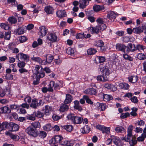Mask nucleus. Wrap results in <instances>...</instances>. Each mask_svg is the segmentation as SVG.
I'll return each instance as SVG.
<instances>
[{"label": "nucleus", "instance_id": "obj_34", "mask_svg": "<svg viewBox=\"0 0 146 146\" xmlns=\"http://www.w3.org/2000/svg\"><path fill=\"white\" fill-rule=\"evenodd\" d=\"M97 52L96 50L94 48H90L87 50L88 54V55H92L94 54Z\"/></svg>", "mask_w": 146, "mask_h": 146}, {"label": "nucleus", "instance_id": "obj_10", "mask_svg": "<svg viewBox=\"0 0 146 146\" xmlns=\"http://www.w3.org/2000/svg\"><path fill=\"white\" fill-rule=\"evenodd\" d=\"M9 129L11 131H16L19 130V126L16 124L11 122L9 124Z\"/></svg>", "mask_w": 146, "mask_h": 146}, {"label": "nucleus", "instance_id": "obj_20", "mask_svg": "<svg viewBox=\"0 0 146 146\" xmlns=\"http://www.w3.org/2000/svg\"><path fill=\"white\" fill-rule=\"evenodd\" d=\"M44 10L47 14H52L53 12L54 9L51 6H48L45 7Z\"/></svg>", "mask_w": 146, "mask_h": 146}, {"label": "nucleus", "instance_id": "obj_35", "mask_svg": "<svg viewBox=\"0 0 146 146\" xmlns=\"http://www.w3.org/2000/svg\"><path fill=\"white\" fill-rule=\"evenodd\" d=\"M54 82L53 81H51L50 82V84L48 85V88L49 92H52L53 89L52 88L54 87Z\"/></svg>", "mask_w": 146, "mask_h": 146}, {"label": "nucleus", "instance_id": "obj_60", "mask_svg": "<svg viewBox=\"0 0 146 146\" xmlns=\"http://www.w3.org/2000/svg\"><path fill=\"white\" fill-rule=\"evenodd\" d=\"M10 107L12 110H16L17 108H20V106L15 104L11 105L10 106Z\"/></svg>", "mask_w": 146, "mask_h": 146}, {"label": "nucleus", "instance_id": "obj_61", "mask_svg": "<svg viewBox=\"0 0 146 146\" xmlns=\"http://www.w3.org/2000/svg\"><path fill=\"white\" fill-rule=\"evenodd\" d=\"M123 56L124 58L125 59L128 60L130 61H132L133 60V58L127 54H123Z\"/></svg>", "mask_w": 146, "mask_h": 146}, {"label": "nucleus", "instance_id": "obj_14", "mask_svg": "<svg viewBox=\"0 0 146 146\" xmlns=\"http://www.w3.org/2000/svg\"><path fill=\"white\" fill-rule=\"evenodd\" d=\"M117 15L113 11H110L109 12L107 15V17L111 21H113L116 17Z\"/></svg>", "mask_w": 146, "mask_h": 146}, {"label": "nucleus", "instance_id": "obj_2", "mask_svg": "<svg viewBox=\"0 0 146 146\" xmlns=\"http://www.w3.org/2000/svg\"><path fill=\"white\" fill-rule=\"evenodd\" d=\"M63 139V137L59 135H56L54 138H52L49 141V143L51 145L59 143L60 144L63 145H65L68 143V141H62Z\"/></svg>", "mask_w": 146, "mask_h": 146}, {"label": "nucleus", "instance_id": "obj_57", "mask_svg": "<svg viewBox=\"0 0 146 146\" xmlns=\"http://www.w3.org/2000/svg\"><path fill=\"white\" fill-rule=\"evenodd\" d=\"M66 52L68 54H72L74 53V49L71 48H68Z\"/></svg>", "mask_w": 146, "mask_h": 146}, {"label": "nucleus", "instance_id": "obj_45", "mask_svg": "<svg viewBox=\"0 0 146 146\" xmlns=\"http://www.w3.org/2000/svg\"><path fill=\"white\" fill-rule=\"evenodd\" d=\"M137 58L140 60H143L146 58V56L143 54L139 53L137 55Z\"/></svg>", "mask_w": 146, "mask_h": 146}, {"label": "nucleus", "instance_id": "obj_12", "mask_svg": "<svg viewBox=\"0 0 146 146\" xmlns=\"http://www.w3.org/2000/svg\"><path fill=\"white\" fill-rule=\"evenodd\" d=\"M31 59L32 60L37 62L40 64H41L42 65H45L46 62H43L44 60H42L39 57H35L34 56H33V57L31 58Z\"/></svg>", "mask_w": 146, "mask_h": 146}, {"label": "nucleus", "instance_id": "obj_19", "mask_svg": "<svg viewBox=\"0 0 146 146\" xmlns=\"http://www.w3.org/2000/svg\"><path fill=\"white\" fill-rule=\"evenodd\" d=\"M72 100V97L69 94H66V98L64 101V103L67 104L70 103Z\"/></svg>", "mask_w": 146, "mask_h": 146}, {"label": "nucleus", "instance_id": "obj_43", "mask_svg": "<svg viewBox=\"0 0 146 146\" xmlns=\"http://www.w3.org/2000/svg\"><path fill=\"white\" fill-rule=\"evenodd\" d=\"M43 128L44 130L47 131H50L52 129V127L49 124H47L44 126Z\"/></svg>", "mask_w": 146, "mask_h": 146}, {"label": "nucleus", "instance_id": "obj_11", "mask_svg": "<svg viewBox=\"0 0 146 146\" xmlns=\"http://www.w3.org/2000/svg\"><path fill=\"white\" fill-rule=\"evenodd\" d=\"M85 94L90 95H96L97 93L96 90L93 88H88L84 91Z\"/></svg>", "mask_w": 146, "mask_h": 146}, {"label": "nucleus", "instance_id": "obj_21", "mask_svg": "<svg viewBox=\"0 0 146 146\" xmlns=\"http://www.w3.org/2000/svg\"><path fill=\"white\" fill-rule=\"evenodd\" d=\"M1 113H10L11 112V110L7 107L4 106L0 109Z\"/></svg>", "mask_w": 146, "mask_h": 146}, {"label": "nucleus", "instance_id": "obj_31", "mask_svg": "<svg viewBox=\"0 0 146 146\" xmlns=\"http://www.w3.org/2000/svg\"><path fill=\"white\" fill-rule=\"evenodd\" d=\"M74 107L75 108L80 111L82 110V108L79 106V103L78 101L76 100L74 101Z\"/></svg>", "mask_w": 146, "mask_h": 146}, {"label": "nucleus", "instance_id": "obj_59", "mask_svg": "<svg viewBox=\"0 0 146 146\" xmlns=\"http://www.w3.org/2000/svg\"><path fill=\"white\" fill-rule=\"evenodd\" d=\"M26 64V63L24 62H18L17 63V65L18 66L21 68H24Z\"/></svg>", "mask_w": 146, "mask_h": 146}, {"label": "nucleus", "instance_id": "obj_1", "mask_svg": "<svg viewBox=\"0 0 146 146\" xmlns=\"http://www.w3.org/2000/svg\"><path fill=\"white\" fill-rule=\"evenodd\" d=\"M133 129V126L131 125H130L128 128L127 137L124 138V139L125 141L129 142L130 146H134L137 143V141L135 138L134 137H132L131 140H130V138L132 135V131Z\"/></svg>", "mask_w": 146, "mask_h": 146}, {"label": "nucleus", "instance_id": "obj_24", "mask_svg": "<svg viewBox=\"0 0 146 146\" xmlns=\"http://www.w3.org/2000/svg\"><path fill=\"white\" fill-rule=\"evenodd\" d=\"M81 132L83 134H86L88 133L90 131V128L87 125L85 126L80 130Z\"/></svg>", "mask_w": 146, "mask_h": 146}, {"label": "nucleus", "instance_id": "obj_63", "mask_svg": "<svg viewBox=\"0 0 146 146\" xmlns=\"http://www.w3.org/2000/svg\"><path fill=\"white\" fill-rule=\"evenodd\" d=\"M129 113L128 112L125 113H122L121 114L120 117L121 118H125L129 116Z\"/></svg>", "mask_w": 146, "mask_h": 146}, {"label": "nucleus", "instance_id": "obj_36", "mask_svg": "<svg viewBox=\"0 0 146 146\" xmlns=\"http://www.w3.org/2000/svg\"><path fill=\"white\" fill-rule=\"evenodd\" d=\"M63 128L69 132L71 131L73 129L72 126L70 125L64 126Z\"/></svg>", "mask_w": 146, "mask_h": 146}, {"label": "nucleus", "instance_id": "obj_22", "mask_svg": "<svg viewBox=\"0 0 146 146\" xmlns=\"http://www.w3.org/2000/svg\"><path fill=\"white\" fill-rule=\"evenodd\" d=\"M133 31L134 33L137 34H139L143 32V29L141 26L133 28Z\"/></svg>", "mask_w": 146, "mask_h": 146}, {"label": "nucleus", "instance_id": "obj_18", "mask_svg": "<svg viewBox=\"0 0 146 146\" xmlns=\"http://www.w3.org/2000/svg\"><path fill=\"white\" fill-rule=\"evenodd\" d=\"M52 111V108L48 105H46L45 106L44 114L47 115H49Z\"/></svg>", "mask_w": 146, "mask_h": 146}, {"label": "nucleus", "instance_id": "obj_48", "mask_svg": "<svg viewBox=\"0 0 146 146\" xmlns=\"http://www.w3.org/2000/svg\"><path fill=\"white\" fill-rule=\"evenodd\" d=\"M100 31H103L105 30L106 28V26L105 24L102 23L98 25Z\"/></svg>", "mask_w": 146, "mask_h": 146}, {"label": "nucleus", "instance_id": "obj_27", "mask_svg": "<svg viewBox=\"0 0 146 146\" xmlns=\"http://www.w3.org/2000/svg\"><path fill=\"white\" fill-rule=\"evenodd\" d=\"M82 121V118L80 117L75 116L72 122L74 124H79L81 123Z\"/></svg>", "mask_w": 146, "mask_h": 146}, {"label": "nucleus", "instance_id": "obj_4", "mask_svg": "<svg viewBox=\"0 0 146 146\" xmlns=\"http://www.w3.org/2000/svg\"><path fill=\"white\" fill-rule=\"evenodd\" d=\"M99 69L100 71L102 73V75L108 80L110 73L108 67L105 66L101 65L100 66Z\"/></svg>", "mask_w": 146, "mask_h": 146}, {"label": "nucleus", "instance_id": "obj_51", "mask_svg": "<svg viewBox=\"0 0 146 146\" xmlns=\"http://www.w3.org/2000/svg\"><path fill=\"white\" fill-rule=\"evenodd\" d=\"M145 124V122L143 120H138L137 122L135 123V125L141 126H143Z\"/></svg>", "mask_w": 146, "mask_h": 146}, {"label": "nucleus", "instance_id": "obj_7", "mask_svg": "<svg viewBox=\"0 0 146 146\" xmlns=\"http://www.w3.org/2000/svg\"><path fill=\"white\" fill-rule=\"evenodd\" d=\"M47 39L50 41L56 42L57 39V37L55 33H48L46 35Z\"/></svg>", "mask_w": 146, "mask_h": 146}, {"label": "nucleus", "instance_id": "obj_58", "mask_svg": "<svg viewBox=\"0 0 146 146\" xmlns=\"http://www.w3.org/2000/svg\"><path fill=\"white\" fill-rule=\"evenodd\" d=\"M131 100L132 102L135 104H137L138 102L137 98L136 96H133L132 97H131Z\"/></svg>", "mask_w": 146, "mask_h": 146}, {"label": "nucleus", "instance_id": "obj_64", "mask_svg": "<svg viewBox=\"0 0 146 146\" xmlns=\"http://www.w3.org/2000/svg\"><path fill=\"white\" fill-rule=\"evenodd\" d=\"M34 115H33H33L27 116V119L29 120L34 121L35 119V117Z\"/></svg>", "mask_w": 146, "mask_h": 146}, {"label": "nucleus", "instance_id": "obj_8", "mask_svg": "<svg viewBox=\"0 0 146 146\" xmlns=\"http://www.w3.org/2000/svg\"><path fill=\"white\" fill-rule=\"evenodd\" d=\"M19 57L21 59L25 61H28L29 59V56L28 55L25 54L22 52L16 55L17 58L19 59Z\"/></svg>", "mask_w": 146, "mask_h": 146}, {"label": "nucleus", "instance_id": "obj_26", "mask_svg": "<svg viewBox=\"0 0 146 146\" xmlns=\"http://www.w3.org/2000/svg\"><path fill=\"white\" fill-rule=\"evenodd\" d=\"M97 58L98 60V63H101L104 62L105 60V58L104 56H97L95 60H94V62L98 64V62L96 61V59Z\"/></svg>", "mask_w": 146, "mask_h": 146}, {"label": "nucleus", "instance_id": "obj_41", "mask_svg": "<svg viewBox=\"0 0 146 146\" xmlns=\"http://www.w3.org/2000/svg\"><path fill=\"white\" fill-rule=\"evenodd\" d=\"M31 126L34 128L36 129L37 128H40V123L38 122H35L34 123H31Z\"/></svg>", "mask_w": 146, "mask_h": 146}, {"label": "nucleus", "instance_id": "obj_32", "mask_svg": "<svg viewBox=\"0 0 146 146\" xmlns=\"http://www.w3.org/2000/svg\"><path fill=\"white\" fill-rule=\"evenodd\" d=\"M8 125V123L6 122H3L1 124H0V131L5 129L7 127Z\"/></svg>", "mask_w": 146, "mask_h": 146}, {"label": "nucleus", "instance_id": "obj_23", "mask_svg": "<svg viewBox=\"0 0 146 146\" xmlns=\"http://www.w3.org/2000/svg\"><path fill=\"white\" fill-rule=\"evenodd\" d=\"M93 8L95 11L97 12L104 9V7L103 5H96L93 6Z\"/></svg>", "mask_w": 146, "mask_h": 146}, {"label": "nucleus", "instance_id": "obj_62", "mask_svg": "<svg viewBox=\"0 0 146 146\" xmlns=\"http://www.w3.org/2000/svg\"><path fill=\"white\" fill-rule=\"evenodd\" d=\"M16 44L15 43L13 42H12L10 43L8 45V47L9 49L11 50L13 49V48L15 46Z\"/></svg>", "mask_w": 146, "mask_h": 146}, {"label": "nucleus", "instance_id": "obj_47", "mask_svg": "<svg viewBox=\"0 0 146 146\" xmlns=\"http://www.w3.org/2000/svg\"><path fill=\"white\" fill-rule=\"evenodd\" d=\"M0 26L1 28L5 30H8L9 28V26L7 24L1 23Z\"/></svg>", "mask_w": 146, "mask_h": 146}, {"label": "nucleus", "instance_id": "obj_38", "mask_svg": "<svg viewBox=\"0 0 146 146\" xmlns=\"http://www.w3.org/2000/svg\"><path fill=\"white\" fill-rule=\"evenodd\" d=\"M47 56H46V60L44 62H46L45 64L47 63H51L52 60L54 59V57L53 56L50 55L48 57V58H47Z\"/></svg>", "mask_w": 146, "mask_h": 146}, {"label": "nucleus", "instance_id": "obj_28", "mask_svg": "<svg viewBox=\"0 0 146 146\" xmlns=\"http://www.w3.org/2000/svg\"><path fill=\"white\" fill-rule=\"evenodd\" d=\"M129 81L131 83H135L138 80L137 76H129L128 78Z\"/></svg>", "mask_w": 146, "mask_h": 146}, {"label": "nucleus", "instance_id": "obj_56", "mask_svg": "<svg viewBox=\"0 0 146 146\" xmlns=\"http://www.w3.org/2000/svg\"><path fill=\"white\" fill-rule=\"evenodd\" d=\"M35 78L36 80H35V79L34 80L33 84L34 85H36L38 84L39 83V80L40 78L38 76H35Z\"/></svg>", "mask_w": 146, "mask_h": 146}, {"label": "nucleus", "instance_id": "obj_44", "mask_svg": "<svg viewBox=\"0 0 146 146\" xmlns=\"http://www.w3.org/2000/svg\"><path fill=\"white\" fill-rule=\"evenodd\" d=\"M104 100L105 101H109L112 99V97L110 95L105 94L103 96Z\"/></svg>", "mask_w": 146, "mask_h": 146}, {"label": "nucleus", "instance_id": "obj_3", "mask_svg": "<svg viewBox=\"0 0 146 146\" xmlns=\"http://www.w3.org/2000/svg\"><path fill=\"white\" fill-rule=\"evenodd\" d=\"M26 132L29 135L34 137H36L38 135V130L31 126L28 127L25 130Z\"/></svg>", "mask_w": 146, "mask_h": 146}, {"label": "nucleus", "instance_id": "obj_9", "mask_svg": "<svg viewBox=\"0 0 146 146\" xmlns=\"http://www.w3.org/2000/svg\"><path fill=\"white\" fill-rule=\"evenodd\" d=\"M40 31L39 35L40 37H42L45 36L47 32V29L44 26H42L40 27Z\"/></svg>", "mask_w": 146, "mask_h": 146}, {"label": "nucleus", "instance_id": "obj_25", "mask_svg": "<svg viewBox=\"0 0 146 146\" xmlns=\"http://www.w3.org/2000/svg\"><path fill=\"white\" fill-rule=\"evenodd\" d=\"M80 7L83 9L88 4L86 0H80L79 1Z\"/></svg>", "mask_w": 146, "mask_h": 146}, {"label": "nucleus", "instance_id": "obj_50", "mask_svg": "<svg viewBox=\"0 0 146 146\" xmlns=\"http://www.w3.org/2000/svg\"><path fill=\"white\" fill-rule=\"evenodd\" d=\"M46 133L43 131H40L39 136L41 138H45L46 136Z\"/></svg>", "mask_w": 146, "mask_h": 146}, {"label": "nucleus", "instance_id": "obj_37", "mask_svg": "<svg viewBox=\"0 0 146 146\" xmlns=\"http://www.w3.org/2000/svg\"><path fill=\"white\" fill-rule=\"evenodd\" d=\"M119 86L121 87L122 89H127L129 88V86L127 84L125 83H120L119 84Z\"/></svg>", "mask_w": 146, "mask_h": 146}, {"label": "nucleus", "instance_id": "obj_16", "mask_svg": "<svg viewBox=\"0 0 146 146\" xmlns=\"http://www.w3.org/2000/svg\"><path fill=\"white\" fill-rule=\"evenodd\" d=\"M126 48L127 52H129L130 51L133 52L136 50L135 45L131 43L129 44L128 46H126Z\"/></svg>", "mask_w": 146, "mask_h": 146}, {"label": "nucleus", "instance_id": "obj_13", "mask_svg": "<svg viewBox=\"0 0 146 146\" xmlns=\"http://www.w3.org/2000/svg\"><path fill=\"white\" fill-rule=\"evenodd\" d=\"M10 35L9 32H5L4 36V33L0 32V38H4L5 39L9 40L10 39Z\"/></svg>", "mask_w": 146, "mask_h": 146}, {"label": "nucleus", "instance_id": "obj_39", "mask_svg": "<svg viewBox=\"0 0 146 146\" xmlns=\"http://www.w3.org/2000/svg\"><path fill=\"white\" fill-rule=\"evenodd\" d=\"M8 20L11 24H15L17 22V19L14 17H9Z\"/></svg>", "mask_w": 146, "mask_h": 146}, {"label": "nucleus", "instance_id": "obj_42", "mask_svg": "<svg viewBox=\"0 0 146 146\" xmlns=\"http://www.w3.org/2000/svg\"><path fill=\"white\" fill-rule=\"evenodd\" d=\"M115 131L117 133H120L122 131H124L125 132V130L124 128L122 126H118L116 127L115 129Z\"/></svg>", "mask_w": 146, "mask_h": 146}, {"label": "nucleus", "instance_id": "obj_53", "mask_svg": "<svg viewBox=\"0 0 146 146\" xmlns=\"http://www.w3.org/2000/svg\"><path fill=\"white\" fill-rule=\"evenodd\" d=\"M75 116L74 114L70 113L67 116V117L68 120H70L73 122Z\"/></svg>", "mask_w": 146, "mask_h": 146}, {"label": "nucleus", "instance_id": "obj_6", "mask_svg": "<svg viewBox=\"0 0 146 146\" xmlns=\"http://www.w3.org/2000/svg\"><path fill=\"white\" fill-rule=\"evenodd\" d=\"M42 68L40 69V66L38 65H36L35 67V74L36 76H38L39 78L43 77L45 76L44 72L42 71Z\"/></svg>", "mask_w": 146, "mask_h": 146}, {"label": "nucleus", "instance_id": "obj_55", "mask_svg": "<svg viewBox=\"0 0 146 146\" xmlns=\"http://www.w3.org/2000/svg\"><path fill=\"white\" fill-rule=\"evenodd\" d=\"M96 44L97 46L101 47L102 49V47L104 44V43L102 40H99L97 41Z\"/></svg>", "mask_w": 146, "mask_h": 146}, {"label": "nucleus", "instance_id": "obj_52", "mask_svg": "<svg viewBox=\"0 0 146 146\" xmlns=\"http://www.w3.org/2000/svg\"><path fill=\"white\" fill-rule=\"evenodd\" d=\"M104 129H103V130L102 131V132L103 133H105L107 134H108L110 133V127H105L104 126Z\"/></svg>", "mask_w": 146, "mask_h": 146}, {"label": "nucleus", "instance_id": "obj_29", "mask_svg": "<svg viewBox=\"0 0 146 146\" xmlns=\"http://www.w3.org/2000/svg\"><path fill=\"white\" fill-rule=\"evenodd\" d=\"M96 79L98 81L105 82L108 80L103 76L99 75L96 77Z\"/></svg>", "mask_w": 146, "mask_h": 146}, {"label": "nucleus", "instance_id": "obj_46", "mask_svg": "<svg viewBox=\"0 0 146 146\" xmlns=\"http://www.w3.org/2000/svg\"><path fill=\"white\" fill-rule=\"evenodd\" d=\"M24 33V29L22 27H20L17 30L16 34L20 35Z\"/></svg>", "mask_w": 146, "mask_h": 146}, {"label": "nucleus", "instance_id": "obj_30", "mask_svg": "<svg viewBox=\"0 0 146 146\" xmlns=\"http://www.w3.org/2000/svg\"><path fill=\"white\" fill-rule=\"evenodd\" d=\"M66 104H62L60 107V111L64 112L67 111L68 109V106Z\"/></svg>", "mask_w": 146, "mask_h": 146}, {"label": "nucleus", "instance_id": "obj_40", "mask_svg": "<svg viewBox=\"0 0 146 146\" xmlns=\"http://www.w3.org/2000/svg\"><path fill=\"white\" fill-rule=\"evenodd\" d=\"M83 98L86 101L87 103L90 104L91 105L93 104V102L89 98L88 96L84 95L83 96Z\"/></svg>", "mask_w": 146, "mask_h": 146}, {"label": "nucleus", "instance_id": "obj_17", "mask_svg": "<svg viewBox=\"0 0 146 146\" xmlns=\"http://www.w3.org/2000/svg\"><path fill=\"white\" fill-rule=\"evenodd\" d=\"M116 48L119 50L125 52L126 46L121 44H117L116 45Z\"/></svg>", "mask_w": 146, "mask_h": 146}, {"label": "nucleus", "instance_id": "obj_5", "mask_svg": "<svg viewBox=\"0 0 146 146\" xmlns=\"http://www.w3.org/2000/svg\"><path fill=\"white\" fill-rule=\"evenodd\" d=\"M43 104L44 102L41 100H40L38 101L36 99L33 100L30 106L34 108H36L39 106L43 105Z\"/></svg>", "mask_w": 146, "mask_h": 146}, {"label": "nucleus", "instance_id": "obj_15", "mask_svg": "<svg viewBox=\"0 0 146 146\" xmlns=\"http://www.w3.org/2000/svg\"><path fill=\"white\" fill-rule=\"evenodd\" d=\"M57 16L60 18L65 17L66 16V12L64 10L58 11L56 12Z\"/></svg>", "mask_w": 146, "mask_h": 146}, {"label": "nucleus", "instance_id": "obj_54", "mask_svg": "<svg viewBox=\"0 0 146 146\" xmlns=\"http://www.w3.org/2000/svg\"><path fill=\"white\" fill-rule=\"evenodd\" d=\"M145 48V46L143 45L138 44L137 46L136 49H137L140 51L143 50Z\"/></svg>", "mask_w": 146, "mask_h": 146}, {"label": "nucleus", "instance_id": "obj_49", "mask_svg": "<svg viewBox=\"0 0 146 146\" xmlns=\"http://www.w3.org/2000/svg\"><path fill=\"white\" fill-rule=\"evenodd\" d=\"M92 30L93 33L96 34L98 33L100 31L98 26H97L94 27H93Z\"/></svg>", "mask_w": 146, "mask_h": 146}, {"label": "nucleus", "instance_id": "obj_33", "mask_svg": "<svg viewBox=\"0 0 146 146\" xmlns=\"http://www.w3.org/2000/svg\"><path fill=\"white\" fill-rule=\"evenodd\" d=\"M33 115L39 118L42 117L44 116V114L39 111L34 112L33 113Z\"/></svg>", "mask_w": 146, "mask_h": 146}]
</instances>
